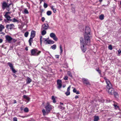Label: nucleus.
<instances>
[{
    "label": "nucleus",
    "mask_w": 121,
    "mask_h": 121,
    "mask_svg": "<svg viewBox=\"0 0 121 121\" xmlns=\"http://www.w3.org/2000/svg\"><path fill=\"white\" fill-rule=\"evenodd\" d=\"M85 32L84 34V40L82 38H80L81 47L82 51L84 52L86 50V45H89L90 44L91 35L90 28L87 26L86 27Z\"/></svg>",
    "instance_id": "obj_1"
},
{
    "label": "nucleus",
    "mask_w": 121,
    "mask_h": 121,
    "mask_svg": "<svg viewBox=\"0 0 121 121\" xmlns=\"http://www.w3.org/2000/svg\"><path fill=\"white\" fill-rule=\"evenodd\" d=\"M45 108L46 111L45 109H43L42 110V112L44 116L48 114L52 109V106L48 103L47 105L45 107Z\"/></svg>",
    "instance_id": "obj_2"
},
{
    "label": "nucleus",
    "mask_w": 121,
    "mask_h": 121,
    "mask_svg": "<svg viewBox=\"0 0 121 121\" xmlns=\"http://www.w3.org/2000/svg\"><path fill=\"white\" fill-rule=\"evenodd\" d=\"M106 90L108 91V93L111 95L113 94L116 97L117 95V93L114 92V89L112 88V85L111 84V86L109 87V86H107Z\"/></svg>",
    "instance_id": "obj_3"
},
{
    "label": "nucleus",
    "mask_w": 121,
    "mask_h": 121,
    "mask_svg": "<svg viewBox=\"0 0 121 121\" xmlns=\"http://www.w3.org/2000/svg\"><path fill=\"white\" fill-rule=\"evenodd\" d=\"M31 53L32 55L34 56H38L41 53V51H38L36 49H33L31 50Z\"/></svg>",
    "instance_id": "obj_4"
},
{
    "label": "nucleus",
    "mask_w": 121,
    "mask_h": 121,
    "mask_svg": "<svg viewBox=\"0 0 121 121\" xmlns=\"http://www.w3.org/2000/svg\"><path fill=\"white\" fill-rule=\"evenodd\" d=\"M42 40L43 41V42L44 43H45L46 44H48V40L46 39L42 38V36H41L40 37V41L41 44L42 43Z\"/></svg>",
    "instance_id": "obj_5"
},
{
    "label": "nucleus",
    "mask_w": 121,
    "mask_h": 121,
    "mask_svg": "<svg viewBox=\"0 0 121 121\" xmlns=\"http://www.w3.org/2000/svg\"><path fill=\"white\" fill-rule=\"evenodd\" d=\"M49 27L48 25V24H44L42 25L41 29L46 30L48 29Z\"/></svg>",
    "instance_id": "obj_6"
},
{
    "label": "nucleus",
    "mask_w": 121,
    "mask_h": 121,
    "mask_svg": "<svg viewBox=\"0 0 121 121\" xmlns=\"http://www.w3.org/2000/svg\"><path fill=\"white\" fill-rule=\"evenodd\" d=\"M8 64L10 67V69L12 70L13 73H15L17 72V71L13 68V65L10 62H9L8 63Z\"/></svg>",
    "instance_id": "obj_7"
},
{
    "label": "nucleus",
    "mask_w": 121,
    "mask_h": 121,
    "mask_svg": "<svg viewBox=\"0 0 121 121\" xmlns=\"http://www.w3.org/2000/svg\"><path fill=\"white\" fill-rule=\"evenodd\" d=\"M50 36L55 41H57L58 40V38L56 37L55 34L53 33H50Z\"/></svg>",
    "instance_id": "obj_8"
},
{
    "label": "nucleus",
    "mask_w": 121,
    "mask_h": 121,
    "mask_svg": "<svg viewBox=\"0 0 121 121\" xmlns=\"http://www.w3.org/2000/svg\"><path fill=\"white\" fill-rule=\"evenodd\" d=\"M62 81L61 80H58L57 81V84L58 85L57 88L58 89H60L62 85Z\"/></svg>",
    "instance_id": "obj_9"
},
{
    "label": "nucleus",
    "mask_w": 121,
    "mask_h": 121,
    "mask_svg": "<svg viewBox=\"0 0 121 121\" xmlns=\"http://www.w3.org/2000/svg\"><path fill=\"white\" fill-rule=\"evenodd\" d=\"M82 81L83 83L86 84V85H90L89 82L88 81V80L87 79L85 78H82Z\"/></svg>",
    "instance_id": "obj_10"
},
{
    "label": "nucleus",
    "mask_w": 121,
    "mask_h": 121,
    "mask_svg": "<svg viewBox=\"0 0 121 121\" xmlns=\"http://www.w3.org/2000/svg\"><path fill=\"white\" fill-rule=\"evenodd\" d=\"M6 40L9 43L11 42V41L12 40L13 38L10 36L9 35H7L5 36Z\"/></svg>",
    "instance_id": "obj_11"
},
{
    "label": "nucleus",
    "mask_w": 121,
    "mask_h": 121,
    "mask_svg": "<svg viewBox=\"0 0 121 121\" xmlns=\"http://www.w3.org/2000/svg\"><path fill=\"white\" fill-rule=\"evenodd\" d=\"M104 79L105 80L107 84V86H109V87H111V84L109 80L106 77L104 78Z\"/></svg>",
    "instance_id": "obj_12"
},
{
    "label": "nucleus",
    "mask_w": 121,
    "mask_h": 121,
    "mask_svg": "<svg viewBox=\"0 0 121 121\" xmlns=\"http://www.w3.org/2000/svg\"><path fill=\"white\" fill-rule=\"evenodd\" d=\"M14 26L13 24H11L7 25H6V28L8 29H12L14 27Z\"/></svg>",
    "instance_id": "obj_13"
},
{
    "label": "nucleus",
    "mask_w": 121,
    "mask_h": 121,
    "mask_svg": "<svg viewBox=\"0 0 121 121\" xmlns=\"http://www.w3.org/2000/svg\"><path fill=\"white\" fill-rule=\"evenodd\" d=\"M11 4H10L8 5L7 3L6 2H4L2 4V7L3 9H5L6 7H9Z\"/></svg>",
    "instance_id": "obj_14"
},
{
    "label": "nucleus",
    "mask_w": 121,
    "mask_h": 121,
    "mask_svg": "<svg viewBox=\"0 0 121 121\" xmlns=\"http://www.w3.org/2000/svg\"><path fill=\"white\" fill-rule=\"evenodd\" d=\"M35 31L34 30L31 31L30 35V37L31 38H33L35 36Z\"/></svg>",
    "instance_id": "obj_15"
},
{
    "label": "nucleus",
    "mask_w": 121,
    "mask_h": 121,
    "mask_svg": "<svg viewBox=\"0 0 121 121\" xmlns=\"http://www.w3.org/2000/svg\"><path fill=\"white\" fill-rule=\"evenodd\" d=\"M26 80L27 84L30 83L32 81L31 79L29 77H27Z\"/></svg>",
    "instance_id": "obj_16"
},
{
    "label": "nucleus",
    "mask_w": 121,
    "mask_h": 121,
    "mask_svg": "<svg viewBox=\"0 0 121 121\" xmlns=\"http://www.w3.org/2000/svg\"><path fill=\"white\" fill-rule=\"evenodd\" d=\"M6 18L8 21H12V19H10L11 18L9 15L4 16Z\"/></svg>",
    "instance_id": "obj_17"
},
{
    "label": "nucleus",
    "mask_w": 121,
    "mask_h": 121,
    "mask_svg": "<svg viewBox=\"0 0 121 121\" xmlns=\"http://www.w3.org/2000/svg\"><path fill=\"white\" fill-rule=\"evenodd\" d=\"M23 97L24 98L26 99L27 101H28L27 103L30 100V98L28 97L26 95H24L23 96Z\"/></svg>",
    "instance_id": "obj_18"
},
{
    "label": "nucleus",
    "mask_w": 121,
    "mask_h": 121,
    "mask_svg": "<svg viewBox=\"0 0 121 121\" xmlns=\"http://www.w3.org/2000/svg\"><path fill=\"white\" fill-rule=\"evenodd\" d=\"M41 34L43 35H45L46 33V31L45 30H42L41 29Z\"/></svg>",
    "instance_id": "obj_19"
},
{
    "label": "nucleus",
    "mask_w": 121,
    "mask_h": 121,
    "mask_svg": "<svg viewBox=\"0 0 121 121\" xmlns=\"http://www.w3.org/2000/svg\"><path fill=\"white\" fill-rule=\"evenodd\" d=\"M33 38L30 37L29 40V45L30 46H31V43L32 42Z\"/></svg>",
    "instance_id": "obj_20"
},
{
    "label": "nucleus",
    "mask_w": 121,
    "mask_h": 121,
    "mask_svg": "<svg viewBox=\"0 0 121 121\" xmlns=\"http://www.w3.org/2000/svg\"><path fill=\"white\" fill-rule=\"evenodd\" d=\"M54 43V42L53 41L51 40H48V44H53Z\"/></svg>",
    "instance_id": "obj_21"
},
{
    "label": "nucleus",
    "mask_w": 121,
    "mask_h": 121,
    "mask_svg": "<svg viewBox=\"0 0 121 121\" xmlns=\"http://www.w3.org/2000/svg\"><path fill=\"white\" fill-rule=\"evenodd\" d=\"M51 8L52 10L54 13H55L56 11V8H54V6H52L51 7Z\"/></svg>",
    "instance_id": "obj_22"
},
{
    "label": "nucleus",
    "mask_w": 121,
    "mask_h": 121,
    "mask_svg": "<svg viewBox=\"0 0 121 121\" xmlns=\"http://www.w3.org/2000/svg\"><path fill=\"white\" fill-rule=\"evenodd\" d=\"M56 45L54 44L51 47V48L53 50H55L56 49Z\"/></svg>",
    "instance_id": "obj_23"
},
{
    "label": "nucleus",
    "mask_w": 121,
    "mask_h": 121,
    "mask_svg": "<svg viewBox=\"0 0 121 121\" xmlns=\"http://www.w3.org/2000/svg\"><path fill=\"white\" fill-rule=\"evenodd\" d=\"M58 108L62 110H64L65 109V108L64 107L62 106L61 105H59L58 106Z\"/></svg>",
    "instance_id": "obj_24"
},
{
    "label": "nucleus",
    "mask_w": 121,
    "mask_h": 121,
    "mask_svg": "<svg viewBox=\"0 0 121 121\" xmlns=\"http://www.w3.org/2000/svg\"><path fill=\"white\" fill-rule=\"evenodd\" d=\"M99 119V117L98 116H95L94 117V121H97Z\"/></svg>",
    "instance_id": "obj_25"
},
{
    "label": "nucleus",
    "mask_w": 121,
    "mask_h": 121,
    "mask_svg": "<svg viewBox=\"0 0 121 121\" xmlns=\"http://www.w3.org/2000/svg\"><path fill=\"white\" fill-rule=\"evenodd\" d=\"M4 28V27L1 24L0 25V31H1Z\"/></svg>",
    "instance_id": "obj_26"
},
{
    "label": "nucleus",
    "mask_w": 121,
    "mask_h": 121,
    "mask_svg": "<svg viewBox=\"0 0 121 121\" xmlns=\"http://www.w3.org/2000/svg\"><path fill=\"white\" fill-rule=\"evenodd\" d=\"M12 21L13 22H19V21L15 18H13V20L12 19Z\"/></svg>",
    "instance_id": "obj_27"
},
{
    "label": "nucleus",
    "mask_w": 121,
    "mask_h": 121,
    "mask_svg": "<svg viewBox=\"0 0 121 121\" xmlns=\"http://www.w3.org/2000/svg\"><path fill=\"white\" fill-rule=\"evenodd\" d=\"M52 99L53 100V103H55L56 102V101L55 100V99L54 96H52Z\"/></svg>",
    "instance_id": "obj_28"
},
{
    "label": "nucleus",
    "mask_w": 121,
    "mask_h": 121,
    "mask_svg": "<svg viewBox=\"0 0 121 121\" xmlns=\"http://www.w3.org/2000/svg\"><path fill=\"white\" fill-rule=\"evenodd\" d=\"M52 12L50 11H48L47 12V14L48 16L52 14Z\"/></svg>",
    "instance_id": "obj_29"
},
{
    "label": "nucleus",
    "mask_w": 121,
    "mask_h": 121,
    "mask_svg": "<svg viewBox=\"0 0 121 121\" xmlns=\"http://www.w3.org/2000/svg\"><path fill=\"white\" fill-rule=\"evenodd\" d=\"M24 12L25 14H28L29 13L28 11L26 9H25L24 11Z\"/></svg>",
    "instance_id": "obj_30"
},
{
    "label": "nucleus",
    "mask_w": 121,
    "mask_h": 121,
    "mask_svg": "<svg viewBox=\"0 0 121 121\" xmlns=\"http://www.w3.org/2000/svg\"><path fill=\"white\" fill-rule=\"evenodd\" d=\"M99 18L100 20H103L104 18V15L102 14L101 15L99 16Z\"/></svg>",
    "instance_id": "obj_31"
},
{
    "label": "nucleus",
    "mask_w": 121,
    "mask_h": 121,
    "mask_svg": "<svg viewBox=\"0 0 121 121\" xmlns=\"http://www.w3.org/2000/svg\"><path fill=\"white\" fill-rule=\"evenodd\" d=\"M96 70L98 72V73L100 75H101V71L99 69V68H98V69H96Z\"/></svg>",
    "instance_id": "obj_32"
},
{
    "label": "nucleus",
    "mask_w": 121,
    "mask_h": 121,
    "mask_svg": "<svg viewBox=\"0 0 121 121\" xmlns=\"http://www.w3.org/2000/svg\"><path fill=\"white\" fill-rule=\"evenodd\" d=\"M24 111L25 112H27L29 111V110L28 108H27L26 107L24 108Z\"/></svg>",
    "instance_id": "obj_33"
},
{
    "label": "nucleus",
    "mask_w": 121,
    "mask_h": 121,
    "mask_svg": "<svg viewBox=\"0 0 121 121\" xmlns=\"http://www.w3.org/2000/svg\"><path fill=\"white\" fill-rule=\"evenodd\" d=\"M48 6V4L46 3H44L43 4V6L44 8H46Z\"/></svg>",
    "instance_id": "obj_34"
},
{
    "label": "nucleus",
    "mask_w": 121,
    "mask_h": 121,
    "mask_svg": "<svg viewBox=\"0 0 121 121\" xmlns=\"http://www.w3.org/2000/svg\"><path fill=\"white\" fill-rule=\"evenodd\" d=\"M117 52H118L117 55L120 56L121 53V50L120 49L119 50H117Z\"/></svg>",
    "instance_id": "obj_35"
},
{
    "label": "nucleus",
    "mask_w": 121,
    "mask_h": 121,
    "mask_svg": "<svg viewBox=\"0 0 121 121\" xmlns=\"http://www.w3.org/2000/svg\"><path fill=\"white\" fill-rule=\"evenodd\" d=\"M71 10L72 11V12L73 13H75V8H74V7H72V8H71Z\"/></svg>",
    "instance_id": "obj_36"
},
{
    "label": "nucleus",
    "mask_w": 121,
    "mask_h": 121,
    "mask_svg": "<svg viewBox=\"0 0 121 121\" xmlns=\"http://www.w3.org/2000/svg\"><path fill=\"white\" fill-rule=\"evenodd\" d=\"M67 74L69 76L72 77V75L71 73L69 71H68L67 72Z\"/></svg>",
    "instance_id": "obj_37"
},
{
    "label": "nucleus",
    "mask_w": 121,
    "mask_h": 121,
    "mask_svg": "<svg viewBox=\"0 0 121 121\" xmlns=\"http://www.w3.org/2000/svg\"><path fill=\"white\" fill-rule=\"evenodd\" d=\"M29 32H26L24 34V35L26 37H27L28 35Z\"/></svg>",
    "instance_id": "obj_38"
},
{
    "label": "nucleus",
    "mask_w": 121,
    "mask_h": 121,
    "mask_svg": "<svg viewBox=\"0 0 121 121\" xmlns=\"http://www.w3.org/2000/svg\"><path fill=\"white\" fill-rule=\"evenodd\" d=\"M60 53H62L63 52V50L62 49V47L61 45H60Z\"/></svg>",
    "instance_id": "obj_39"
},
{
    "label": "nucleus",
    "mask_w": 121,
    "mask_h": 121,
    "mask_svg": "<svg viewBox=\"0 0 121 121\" xmlns=\"http://www.w3.org/2000/svg\"><path fill=\"white\" fill-rule=\"evenodd\" d=\"M108 48L110 50H112V46L111 45H109L108 47Z\"/></svg>",
    "instance_id": "obj_40"
},
{
    "label": "nucleus",
    "mask_w": 121,
    "mask_h": 121,
    "mask_svg": "<svg viewBox=\"0 0 121 121\" xmlns=\"http://www.w3.org/2000/svg\"><path fill=\"white\" fill-rule=\"evenodd\" d=\"M65 94L67 96H68L70 94V91H67V92L65 93Z\"/></svg>",
    "instance_id": "obj_41"
},
{
    "label": "nucleus",
    "mask_w": 121,
    "mask_h": 121,
    "mask_svg": "<svg viewBox=\"0 0 121 121\" xmlns=\"http://www.w3.org/2000/svg\"><path fill=\"white\" fill-rule=\"evenodd\" d=\"M64 79L65 80H67L68 79V77L67 76H65Z\"/></svg>",
    "instance_id": "obj_42"
},
{
    "label": "nucleus",
    "mask_w": 121,
    "mask_h": 121,
    "mask_svg": "<svg viewBox=\"0 0 121 121\" xmlns=\"http://www.w3.org/2000/svg\"><path fill=\"white\" fill-rule=\"evenodd\" d=\"M71 87L70 86H69V87L67 89V91H70V89Z\"/></svg>",
    "instance_id": "obj_43"
},
{
    "label": "nucleus",
    "mask_w": 121,
    "mask_h": 121,
    "mask_svg": "<svg viewBox=\"0 0 121 121\" xmlns=\"http://www.w3.org/2000/svg\"><path fill=\"white\" fill-rule=\"evenodd\" d=\"M13 121H17V119L16 117H14L13 118Z\"/></svg>",
    "instance_id": "obj_44"
},
{
    "label": "nucleus",
    "mask_w": 121,
    "mask_h": 121,
    "mask_svg": "<svg viewBox=\"0 0 121 121\" xmlns=\"http://www.w3.org/2000/svg\"><path fill=\"white\" fill-rule=\"evenodd\" d=\"M45 18L44 17H43L42 18L41 20L42 22H43L44 21Z\"/></svg>",
    "instance_id": "obj_45"
},
{
    "label": "nucleus",
    "mask_w": 121,
    "mask_h": 121,
    "mask_svg": "<svg viewBox=\"0 0 121 121\" xmlns=\"http://www.w3.org/2000/svg\"><path fill=\"white\" fill-rule=\"evenodd\" d=\"M64 65L65 66V67H66L67 68H68V64L67 63H66L65 64H64Z\"/></svg>",
    "instance_id": "obj_46"
},
{
    "label": "nucleus",
    "mask_w": 121,
    "mask_h": 121,
    "mask_svg": "<svg viewBox=\"0 0 121 121\" xmlns=\"http://www.w3.org/2000/svg\"><path fill=\"white\" fill-rule=\"evenodd\" d=\"M77 91L75 88H74L73 90V92L74 93L76 92V91Z\"/></svg>",
    "instance_id": "obj_47"
},
{
    "label": "nucleus",
    "mask_w": 121,
    "mask_h": 121,
    "mask_svg": "<svg viewBox=\"0 0 121 121\" xmlns=\"http://www.w3.org/2000/svg\"><path fill=\"white\" fill-rule=\"evenodd\" d=\"M12 40L13 42L14 43L15 42L17 41V40L13 39Z\"/></svg>",
    "instance_id": "obj_48"
},
{
    "label": "nucleus",
    "mask_w": 121,
    "mask_h": 121,
    "mask_svg": "<svg viewBox=\"0 0 121 121\" xmlns=\"http://www.w3.org/2000/svg\"><path fill=\"white\" fill-rule=\"evenodd\" d=\"M10 13L9 12H6V13L4 15V16H6L9 15H8V14Z\"/></svg>",
    "instance_id": "obj_49"
},
{
    "label": "nucleus",
    "mask_w": 121,
    "mask_h": 121,
    "mask_svg": "<svg viewBox=\"0 0 121 121\" xmlns=\"http://www.w3.org/2000/svg\"><path fill=\"white\" fill-rule=\"evenodd\" d=\"M55 56L56 58H59V56L57 55H56Z\"/></svg>",
    "instance_id": "obj_50"
},
{
    "label": "nucleus",
    "mask_w": 121,
    "mask_h": 121,
    "mask_svg": "<svg viewBox=\"0 0 121 121\" xmlns=\"http://www.w3.org/2000/svg\"><path fill=\"white\" fill-rule=\"evenodd\" d=\"M75 92L76 94H79V91H77Z\"/></svg>",
    "instance_id": "obj_51"
},
{
    "label": "nucleus",
    "mask_w": 121,
    "mask_h": 121,
    "mask_svg": "<svg viewBox=\"0 0 121 121\" xmlns=\"http://www.w3.org/2000/svg\"><path fill=\"white\" fill-rule=\"evenodd\" d=\"M114 106L116 108H118V106H117V105H115V104H114Z\"/></svg>",
    "instance_id": "obj_52"
},
{
    "label": "nucleus",
    "mask_w": 121,
    "mask_h": 121,
    "mask_svg": "<svg viewBox=\"0 0 121 121\" xmlns=\"http://www.w3.org/2000/svg\"><path fill=\"white\" fill-rule=\"evenodd\" d=\"M7 9L8 11H9L10 10V9L9 7H7Z\"/></svg>",
    "instance_id": "obj_53"
},
{
    "label": "nucleus",
    "mask_w": 121,
    "mask_h": 121,
    "mask_svg": "<svg viewBox=\"0 0 121 121\" xmlns=\"http://www.w3.org/2000/svg\"><path fill=\"white\" fill-rule=\"evenodd\" d=\"M2 17L1 16H0V21H1L2 20Z\"/></svg>",
    "instance_id": "obj_54"
},
{
    "label": "nucleus",
    "mask_w": 121,
    "mask_h": 121,
    "mask_svg": "<svg viewBox=\"0 0 121 121\" xmlns=\"http://www.w3.org/2000/svg\"><path fill=\"white\" fill-rule=\"evenodd\" d=\"M75 99H77V98H78V95H76L75 96Z\"/></svg>",
    "instance_id": "obj_55"
},
{
    "label": "nucleus",
    "mask_w": 121,
    "mask_h": 121,
    "mask_svg": "<svg viewBox=\"0 0 121 121\" xmlns=\"http://www.w3.org/2000/svg\"><path fill=\"white\" fill-rule=\"evenodd\" d=\"M3 40L1 39H0V43H1L2 42Z\"/></svg>",
    "instance_id": "obj_56"
},
{
    "label": "nucleus",
    "mask_w": 121,
    "mask_h": 121,
    "mask_svg": "<svg viewBox=\"0 0 121 121\" xmlns=\"http://www.w3.org/2000/svg\"><path fill=\"white\" fill-rule=\"evenodd\" d=\"M17 102L16 100H15L14 101V104H15Z\"/></svg>",
    "instance_id": "obj_57"
},
{
    "label": "nucleus",
    "mask_w": 121,
    "mask_h": 121,
    "mask_svg": "<svg viewBox=\"0 0 121 121\" xmlns=\"http://www.w3.org/2000/svg\"><path fill=\"white\" fill-rule=\"evenodd\" d=\"M60 104H61V105H63V103L61 102H60Z\"/></svg>",
    "instance_id": "obj_58"
},
{
    "label": "nucleus",
    "mask_w": 121,
    "mask_h": 121,
    "mask_svg": "<svg viewBox=\"0 0 121 121\" xmlns=\"http://www.w3.org/2000/svg\"><path fill=\"white\" fill-rule=\"evenodd\" d=\"M18 116H19V117H20V116L19 115H18ZM20 117H22V118H24V117H25L23 116H20Z\"/></svg>",
    "instance_id": "obj_59"
},
{
    "label": "nucleus",
    "mask_w": 121,
    "mask_h": 121,
    "mask_svg": "<svg viewBox=\"0 0 121 121\" xmlns=\"http://www.w3.org/2000/svg\"><path fill=\"white\" fill-rule=\"evenodd\" d=\"M25 49L26 51H27L28 50V48H26Z\"/></svg>",
    "instance_id": "obj_60"
},
{
    "label": "nucleus",
    "mask_w": 121,
    "mask_h": 121,
    "mask_svg": "<svg viewBox=\"0 0 121 121\" xmlns=\"http://www.w3.org/2000/svg\"><path fill=\"white\" fill-rule=\"evenodd\" d=\"M65 85H64L63 86V88H64L65 86Z\"/></svg>",
    "instance_id": "obj_61"
},
{
    "label": "nucleus",
    "mask_w": 121,
    "mask_h": 121,
    "mask_svg": "<svg viewBox=\"0 0 121 121\" xmlns=\"http://www.w3.org/2000/svg\"><path fill=\"white\" fill-rule=\"evenodd\" d=\"M103 0H99V1H100V2H101Z\"/></svg>",
    "instance_id": "obj_62"
},
{
    "label": "nucleus",
    "mask_w": 121,
    "mask_h": 121,
    "mask_svg": "<svg viewBox=\"0 0 121 121\" xmlns=\"http://www.w3.org/2000/svg\"><path fill=\"white\" fill-rule=\"evenodd\" d=\"M120 4H121V1H120Z\"/></svg>",
    "instance_id": "obj_63"
},
{
    "label": "nucleus",
    "mask_w": 121,
    "mask_h": 121,
    "mask_svg": "<svg viewBox=\"0 0 121 121\" xmlns=\"http://www.w3.org/2000/svg\"><path fill=\"white\" fill-rule=\"evenodd\" d=\"M41 2H40V3H41Z\"/></svg>",
    "instance_id": "obj_64"
}]
</instances>
